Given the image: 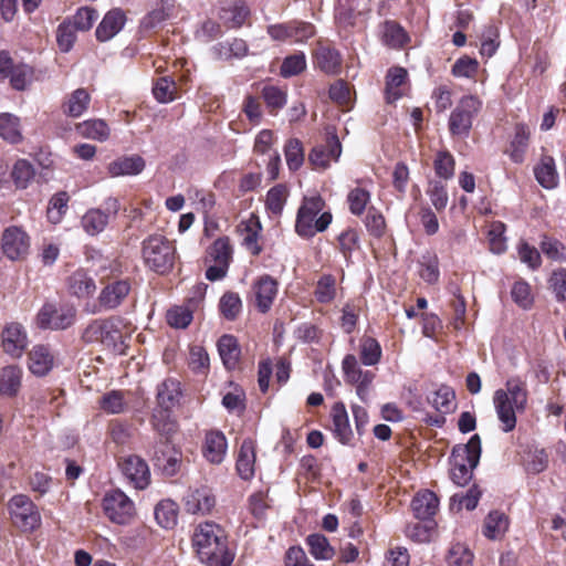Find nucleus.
I'll return each mask as SVG.
<instances>
[{"label": "nucleus", "mask_w": 566, "mask_h": 566, "mask_svg": "<svg viewBox=\"0 0 566 566\" xmlns=\"http://www.w3.org/2000/svg\"><path fill=\"white\" fill-rule=\"evenodd\" d=\"M507 399L514 405L517 411H524L527 403L526 384L520 378H510L505 384Z\"/></svg>", "instance_id": "46"}, {"label": "nucleus", "mask_w": 566, "mask_h": 566, "mask_svg": "<svg viewBox=\"0 0 566 566\" xmlns=\"http://www.w3.org/2000/svg\"><path fill=\"white\" fill-rule=\"evenodd\" d=\"M157 402L163 409H172L181 398L180 382L177 379L168 378L157 387Z\"/></svg>", "instance_id": "34"}, {"label": "nucleus", "mask_w": 566, "mask_h": 566, "mask_svg": "<svg viewBox=\"0 0 566 566\" xmlns=\"http://www.w3.org/2000/svg\"><path fill=\"white\" fill-rule=\"evenodd\" d=\"M480 457L481 439L478 434L472 436L467 444L453 448L451 479L457 485L462 486L469 483Z\"/></svg>", "instance_id": "3"}, {"label": "nucleus", "mask_w": 566, "mask_h": 566, "mask_svg": "<svg viewBox=\"0 0 566 566\" xmlns=\"http://www.w3.org/2000/svg\"><path fill=\"white\" fill-rule=\"evenodd\" d=\"M494 406L499 420L502 422V429L505 432L512 431L516 426L517 411L514 405L507 399V394L504 389H499L494 394Z\"/></svg>", "instance_id": "25"}, {"label": "nucleus", "mask_w": 566, "mask_h": 566, "mask_svg": "<svg viewBox=\"0 0 566 566\" xmlns=\"http://www.w3.org/2000/svg\"><path fill=\"white\" fill-rule=\"evenodd\" d=\"M76 132L84 138L104 142L109 137V127L102 119H90L76 125Z\"/></svg>", "instance_id": "42"}, {"label": "nucleus", "mask_w": 566, "mask_h": 566, "mask_svg": "<svg viewBox=\"0 0 566 566\" xmlns=\"http://www.w3.org/2000/svg\"><path fill=\"white\" fill-rule=\"evenodd\" d=\"M219 308L227 319H235L242 310V302L239 294L234 292L224 293L220 298Z\"/></svg>", "instance_id": "54"}, {"label": "nucleus", "mask_w": 566, "mask_h": 566, "mask_svg": "<svg viewBox=\"0 0 566 566\" xmlns=\"http://www.w3.org/2000/svg\"><path fill=\"white\" fill-rule=\"evenodd\" d=\"M331 416L334 427L333 432L336 439L343 444L350 443L354 433L345 405L342 401L335 402L332 407Z\"/></svg>", "instance_id": "23"}, {"label": "nucleus", "mask_w": 566, "mask_h": 566, "mask_svg": "<svg viewBox=\"0 0 566 566\" xmlns=\"http://www.w3.org/2000/svg\"><path fill=\"white\" fill-rule=\"evenodd\" d=\"M384 42L391 48H400L407 40L403 28L396 21H386L382 32Z\"/></svg>", "instance_id": "56"}, {"label": "nucleus", "mask_w": 566, "mask_h": 566, "mask_svg": "<svg viewBox=\"0 0 566 566\" xmlns=\"http://www.w3.org/2000/svg\"><path fill=\"white\" fill-rule=\"evenodd\" d=\"M155 518L164 528H172L177 524L178 506L171 500L159 502L155 507Z\"/></svg>", "instance_id": "47"}, {"label": "nucleus", "mask_w": 566, "mask_h": 566, "mask_svg": "<svg viewBox=\"0 0 566 566\" xmlns=\"http://www.w3.org/2000/svg\"><path fill=\"white\" fill-rule=\"evenodd\" d=\"M67 290L71 295L78 298H86L96 292L95 280L84 270H76L66 280Z\"/></svg>", "instance_id": "24"}, {"label": "nucleus", "mask_w": 566, "mask_h": 566, "mask_svg": "<svg viewBox=\"0 0 566 566\" xmlns=\"http://www.w3.org/2000/svg\"><path fill=\"white\" fill-rule=\"evenodd\" d=\"M249 14L250 10L247 3L242 0H235L224 4L220 10L219 17L228 28H239L244 23Z\"/></svg>", "instance_id": "30"}, {"label": "nucleus", "mask_w": 566, "mask_h": 566, "mask_svg": "<svg viewBox=\"0 0 566 566\" xmlns=\"http://www.w3.org/2000/svg\"><path fill=\"white\" fill-rule=\"evenodd\" d=\"M12 524L22 532H33L41 525V514L32 500L24 494H17L8 502Z\"/></svg>", "instance_id": "6"}, {"label": "nucleus", "mask_w": 566, "mask_h": 566, "mask_svg": "<svg viewBox=\"0 0 566 566\" xmlns=\"http://www.w3.org/2000/svg\"><path fill=\"white\" fill-rule=\"evenodd\" d=\"M482 108V101L474 95L462 96L452 109L448 127L452 136L468 137L474 118Z\"/></svg>", "instance_id": "5"}, {"label": "nucleus", "mask_w": 566, "mask_h": 566, "mask_svg": "<svg viewBox=\"0 0 566 566\" xmlns=\"http://www.w3.org/2000/svg\"><path fill=\"white\" fill-rule=\"evenodd\" d=\"M325 201L319 195L304 197L296 213L295 232L305 239L324 232L332 223L333 216L323 211Z\"/></svg>", "instance_id": "2"}, {"label": "nucleus", "mask_w": 566, "mask_h": 566, "mask_svg": "<svg viewBox=\"0 0 566 566\" xmlns=\"http://www.w3.org/2000/svg\"><path fill=\"white\" fill-rule=\"evenodd\" d=\"M260 230V221L254 216L239 226L242 244L253 255H259L262 251V247L259 244Z\"/></svg>", "instance_id": "29"}, {"label": "nucleus", "mask_w": 566, "mask_h": 566, "mask_svg": "<svg viewBox=\"0 0 566 566\" xmlns=\"http://www.w3.org/2000/svg\"><path fill=\"white\" fill-rule=\"evenodd\" d=\"M534 175L537 182L545 189H553L558 184V174L553 157L544 155L534 167Z\"/></svg>", "instance_id": "35"}, {"label": "nucleus", "mask_w": 566, "mask_h": 566, "mask_svg": "<svg viewBox=\"0 0 566 566\" xmlns=\"http://www.w3.org/2000/svg\"><path fill=\"white\" fill-rule=\"evenodd\" d=\"M261 95L264 99L266 108L270 114L276 115L287 102L286 92L275 85H264L261 90Z\"/></svg>", "instance_id": "45"}, {"label": "nucleus", "mask_w": 566, "mask_h": 566, "mask_svg": "<svg viewBox=\"0 0 566 566\" xmlns=\"http://www.w3.org/2000/svg\"><path fill=\"white\" fill-rule=\"evenodd\" d=\"M447 560L449 566H471L473 554L467 545L457 543L449 549Z\"/></svg>", "instance_id": "60"}, {"label": "nucleus", "mask_w": 566, "mask_h": 566, "mask_svg": "<svg viewBox=\"0 0 566 566\" xmlns=\"http://www.w3.org/2000/svg\"><path fill=\"white\" fill-rule=\"evenodd\" d=\"M232 247L228 237L218 238L208 249V255L213 263L230 265L232 260Z\"/></svg>", "instance_id": "49"}, {"label": "nucleus", "mask_w": 566, "mask_h": 566, "mask_svg": "<svg viewBox=\"0 0 566 566\" xmlns=\"http://www.w3.org/2000/svg\"><path fill=\"white\" fill-rule=\"evenodd\" d=\"M30 237L21 227H8L1 235L2 252L11 261L24 260L30 252Z\"/></svg>", "instance_id": "7"}, {"label": "nucleus", "mask_w": 566, "mask_h": 566, "mask_svg": "<svg viewBox=\"0 0 566 566\" xmlns=\"http://www.w3.org/2000/svg\"><path fill=\"white\" fill-rule=\"evenodd\" d=\"M338 249L346 261H349L353 253L359 249V234L357 230L347 228L337 237Z\"/></svg>", "instance_id": "51"}, {"label": "nucleus", "mask_w": 566, "mask_h": 566, "mask_svg": "<svg viewBox=\"0 0 566 566\" xmlns=\"http://www.w3.org/2000/svg\"><path fill=\"white\" fill-rule=\"evenodd\" d=\"M0 136L11 144L22 140L20 120L17 116L9 113L0 114Z\"/></svg>", "instance_id": "48"}, {"label": "nucleus", "mask_w": 566, "mask_h": 566, "mask_svg": "<svg viewBox=\"0 0 566 566\" xmlns=\"http://www.w3.org/2000/svg\"><path fill=\"white\" fill-rule=\"evenodd\" d=\"M252 292L255 300V306L261 313H266L272 307V304L279 292L277 281L269 274L259 276L253 285Z\"/></svg>", "instance_id": "17"}, {"label": "nucleus", "mask_w": 566, "mask_h": 566, "mask_svg": "<svg viewBox=\"0 0 566 566\" xmlns=\"http://www.w3.org/2000/svg\"><path fill=\"white\" fill-rule=\"evenodd\" d=\"M90 94L85 88L75 90L64 102L63 112L71 117L81 116L88 107Z\"/></svg>", "instance_id": "43"}, {"label": "nucleus", "mask_w": 566, "mask_h": 566, "mask_svg": "<svg viewBox=\"0 0 566 566\" xmlns=\"http://www.w3.org/2000/svg\"><path fill=\"white\" fill-rule=\"evenodd\" d=\"M153 93L158 102L168 103L176 98L177 85L169 76H163L156 81Z\"/></svg>", "instance_id": "55"}, {"label": "nucleus", "mask_w": 566, "mask_h": 566, "mask_svg": "<svg viewBox=\"0 0 566 566\" xmlns=\"http://www.w3.org/2000/svg\"><path fill=\"white\" fill-rule=\"evenodd\" d=\"M381 358V347L373 337H364L360 340V360L366 366L376 365Z\"/></svg>", "instance_id": "53"}, {"label": "nucleus", "mask_w": 566, "mask_h": 566, "mask_svg": "<svg viewBox=\"0 0 566 566\" xmlns=\"http://www.w3.org/2000/svg\"><path fill=\"white\" fill-rule=\"evenodd\" d=\"M454 391L448 386H441L430 396L428 402L440 413H450L454 410Z\"/></svg>", "instance_id": "44"}, {"label": "nucleus", "mask_w": 566, "mask_h": 566, "mask_svg": "<svg viewBox=\"0 0 566 566\" xmlns=\"http://www.w3.org/2000/svg\"><path fill=\"white\" fill-rule=\"evenodd\" d=\"M255 443L252 439L243 440L237 459V471L244 480L254 475Z\"/></svg>", "instance_id": "32"}, {"label": "nucleus", "mask_w": 566, "mask_h": 566, "mask_svg": "<svg viewBox=\"0 0 566 566\" xmlns=\"http://www.w3.org/2000/svg\"><path fill=\"white\" fill-rule=\"evenodd\" d=\"M513 301L522 308L527 310L533 305V295L530 284L524 280L516 281L511 289Z\"/></svg>", "instance_id": "61"}, {"label": "nucleus", "mask_w": 566, "mask_h": 566, "mask_svg": "<svg viewBox=\"0 0 566 566\" xmlns=\"http://www.w3.org/2000/svg\"><path fill=\"white\" fill-rule=\"evenodd\" d=\"M286 164L291 170H297L304 163L303 144L297 138H290L284 147Z\"/></svg>", "instance_id": "52"}, {"label": "nucleus", "mask_w": 566, "mask_h": 566, "mask_svg": "<svg viewBox=\"0 0 566 566\" xmlns=\"http://www.w3.org/2000/svg\"><path fill=\"white\" fill-rule=\"evenodd\" d=\"M206 290V284L196 285L187 306H175L167 312L168 324L175 328H186L192 321V311L202 302Z\"/></svg>", "instance_id": "15"}, {"label": "nucleus", "mask_w": 566, "mask_h": 566, "mask_svg": "<svg viewBox=\"0 0 566 566\" xmlns=\"http://www.w3.org/2000/svg\"><path fill=\"white\" fill-rule=\"evenodd\" d=\"M119 325L120 319L117 317L94 319L84 329L82 338L85 343L114 345L120 337Z\"/></svg>", "instance_id": "8"}, {"label": "nucleus", "mask_w": 566, "mask_h": 566, "mask_svg": "<svg viewBox=\"0 0 566 566\" xmlns=\"http://www.w3.org/2000/svg\"><path fill=\"white\" fill-rule=\"evenodd\" d=\"M53 365V356L44 345H36L29 354V368L32 374L44 376Z\"/></svg>", "instance_id": "36"}, {"label": "nucleus", "mask_w": 566, "mask_h": 566, "mask_svg": "<svg viewBox=\"0 0 566 566\" xmlns=\"http://www.w3.org/2000/svg\"><path fill=\"white\" fill-rule=\"evenodd\" d=\"M185 510L190 514H208L216 505V497L208 486L189 489L185 499Z\"/></svg>", "instance_id": "19"}, {"label": "nucleus", "mask_w": 566, "mask_h": 566, "mask_svg": "<svg viewBox=\"0 0 566 566\" xmlns=\"http://www.w3.org/2000/svg\"><path fill=\"white\" fill-rule=\"evenodd\" d=\"M22 370L20 367L9 365L0 370V395L15 396L21 386Z\"/></svg>", "instance_id": "37"}, {"label": "nucleus", "mask_w": 566, "mask_h": 566, "mask_svg": "<svg viewBox=\"0 0 566 566\" xmlns=\"http://www.w3.org/2000/svg\"><path fill=\"white\" fill-rule=\"evenodd\" d=\"M143 259L150 270L165 274L175 264L176 248L164 235L153 234L143 242Z\"/></svg>", "instance_id": "4"}, {"label": "nucleus", "mask_w": 566, "mask_h": 566, "mask_svg": "<svg viewBox=\"0 0 566 566\" xmlns=\"http://www.w3.org/2000/svg\"><path fill=\"white\" fill-rule=\"evenodd\" d=\"M75 319V310L72 307H56L53 304H45L36 315V324L43 329H65Z\"/></svg>", "instance_id": "12"}, {"label": "nucleus", "mask_w": 566, "mask_h": 566, "mask_svg": "<svg viewBox=\"0 0 566 566\" xmlns=\"http://www.w3.org/2000/svg\"><path fill=\"white\" fill-rule=\"evenodd\" d=\"M315 64L324 73L335 75L338 74L342 67L340 53L329 46L321 45L315 52Z\"/></svg>", "instance_id": "31"}, {"label": "nucleus", "mask_w": 566, "mask_h": 566, "mask_svg": "<svg viewBox=\"0 0 566 566\" xmlns=\"http://www.w3.org/2000/svg\"><path fill=\"white\" fill-rule=\"evenodd\" d=\"M170 409H156L151 415L153 429L160 436V440L169 441V438L176 432L177 424L169 413Z\"/></svg>", "instance_id": "38"}, {"label": "nucleus", "mask_w": 566, "mask_h": 566, "mask_svg": "<svg viewBox=\"0 0 566 566\" xmlns=\"http://www.w3.org/2000/svg\"><path fill=\"white\" fill-rule=\"evenodd\" d=\"M145 168V160L138 156H123L119 157L107 166V171L111 177L132 176L140 174Z\"/></svg>", "instance_id": "26"}, {"label": "nucleus", "mask_w": 566, "mask_h": 566, "mask_svg": "<svg viewBox=\"0 0 566 566\" xmlns=\"http://www.w3.org/2000/svg\"><path fill=\"white\" fill-rule=\"evenodd\" d=\"M408 73L403 67H392L386 76V102L389 104L398 101L406 91V81Z\"/></svg>", "instance_id": "27"}, {"label": "nucleus", "mask_w": 566, "mask_h": 566, "mask_svg": "<svg viewBox=\"0 0 566 566\" xmlns=\"http://www.w3.org/2000/svg\"><path fill=\"white\" fill-rule=\"evenodd\" d=\"M125 22L126 17L122 9L109 10L96 28V39L99 42L113 39L124 28Z\"/></svg>", "instance_id": "22"}, {"label": "nucleus", "mask_w": 566, "mask_h": 566, "mask_svg": "<svg viewBox=\"0 0 566 566\" xmlns=\"http://www.w3.org/2000/svg\"><path fill=\"white\" fill-rule=\"evenodd\" d=\"M227 450V438L221 431L211 430L206 433L202 452L210 463L220 464L226 458Z\"/></svg>", "instance_id": "21"}, {"label": "nucleus", "mask_w": 566, "mask_h": 566, "mask_svg": "<svg viewBox=\"0 0 566 566\" xmlns=\"http://www.w3.org/2000/svg\"><path fill=\"white\" fill-rule=\"evenodd\" d=\"M33 176L34 169L29 161L21 159L14 164L11 177L18 188H27Z\"/></svg>", "instance_id": "64"}, {"label": "nucleus", "mask_w": 566, "mask_h": 566, "mask_svg": "<svg viewBox=\"0 0 566 566\" xmlns=\"http://www.w3.org/2000/svg\"><path fill=\"white\" fill-rule=\"evenodd\" d=\"M433 165L434 171L437 176H439L440 178L448 180L453 177L455 161L453 156L449 151H439L437 154Z\"/></svg>", "instance_id": "62"}, {"label": "nucleus", "mask_w": 566, "mask_h": 566, "mask_svg": "<svg viewBox=\"0 0 566 566\" xmlns=\"http://www.w3.org/2000/svg\"><path fill=\"white\" fill-rule=\"evenodd\" d=\"M130 292L132 282L129 279L111 280L99 292L98 305L105 311H113L124 304Z\"/></svg>", "instance_id": "13"}, {"label": "nucleus", "mask_w": 566, "mask_h": 566, "mask_svg": "<svg viewBox=\"0 0 566 566\" xmlns=\"http://www.w3.org/2000/svg\"><path fill=\"white\" fill-rule=\"evenodd\" d=\"M438 506L439 500L437 495L429 490L417 493L411 502L415 516L421 521L433 516L438 511Z\"/></svg>", "instance_id": "28"}, {"label": "nucleus", "mask_w": 566, "mask_h": 566, "mask_svg": "<svg viewBox=\"0 0 566 566\" xmlns=\"http://www.w3.org/2000/svg\"><path fill=\"white\" fill-rule=\"evenodd\" d=\"M427 195L437 211H443L448 205L449 197L444 185L441 181H430L427 188Z\"/></svg>", "instance_id": "63"}, {"label": "nucleus", "mask_w": 566, "mask_h": 566, "mask_svg": "<svg viewBox=\"0 0 566 566\" xmlns=\"http://www.w3.org/2000/svg\"><path fill=\"white\" fill-rule=\"evenodd\" d=\"M103 207V210L90 209L82 217L81 223L86 233L95 235L102 232L106 228L109 219L115 217L120 209L119 201L116 198H107Z\"/></svg>", "instance_id": "11"}, {"label": "nucleus", "mask_w": 566, "mask_h": 566, "mask_svg": "<svg viewBox=\"0 0 566 566\" xmlns=\"http://www.w3.org/2000/svg\"><path fill=\"white\" fill-rule=\"evenodd\" d=\"M530 128L527 125L518 123L514 128V136L511 140L507 154L512 161L522 164L524 161L525 153L528 147Z\"/></svg>", "instance_id": "33"}, {"label": "nucleus", "mask_w": 566, "mask_h": 566, "mask_svg": "<svg viewBox=\"0 0 566 566\" xmlns=\"http://www.w3.org/2000/svg\"><path fill=\"white\" fill-rule=\"evenodd\" d=\"M76 31H78L71 20H64L56 29V42L62 52H69L76 40Z\"/></svg>", "instance_id": "58"}, {"label": "nucleus", "mask_w": 566, "mask_h": 566, "mask_svg": "<svg viewBox=\"0 0 566 566\" xmlns=\"http://www.w3.org/2000/svg\"><path fill=\"white\" fill-rule=\"evenodd\" d=\"M118 467L125 478L139 490L150 483V471L147 462L138 455L129 454L119 460Z\"/></svg>", "instance_id": "14"}, {"label": "nucleus", "mask_w": 566, "mask_h": 566, "mask_svg": "<svg viewBox=\"0 0 566 566\" xmlns=\"http://www.w3.org/2000/svg\"><path fill=\"white\" fill-rule=\"evenodd\" d=\"M315 297L319 303H331L336 296V280L331 274L323 275L316 285Z\"/></svg>", "instance_id": "59"}, {"label": "nucleus", "mask_w": 566, "mask_h": 566, "mask_svg": "<svg viewBox=\"0 0 566 566\" xmlns=\"http://www.w3.org/2000/svg\"><path fill=\"white\" fill-rule=\"evenodd\" d=\"M153 461L164 474L172 476L180 469L181 453L169 441L159 440L154 446Z\"/></svg>", "instance_id": "16"}, {"label": "nucleus", "mask_w": 566, "mask_h": 566, "mask_svg": "<svg viewBox=\"0 0 566 566\" xmlns=\"http://www.w3.org/2000/svg\"><path fill=\"white\" fill-rule=\"evenodd\" d=\"M218 350L227 369H233L237 367L241 352L234 336H221L218 342Z\"/></svg>", "instance_id": "40"}, {"label": "nucleus", "mask_w": 566, "mask_h": 566, "mask_svg": "<svg viewBox=\"0 0 566 566\" xmlns=\"http://www.w3.org/2000/svg\"><path fill=\"white\" fill-rule=\"evenodd\" d=\"M342 154V145L336 135H329L324 145L315 146L308 160L315 169H326L332 160H337Z\"/></svg>", "instance_id": "18"}, {"label": "nucleus", "mask_w": 566, "mask_h": 566, "mask_svg": "<svg viewBox=\"0 0 566 566\" xmlns=\"http://www.w3.org/2000/svg\"><path fill=\"white\" fill-rule=\"evenodd\" d=\"M269 35L275 41L291 40L294 43H304L315 34V28L310 22L290 21L268 27Z\"/></svg>", "instance_id": "10"}, {"label": "nucleus", "mask_w": 566, "mask_h": 566, "mask_svg": "<svg viewBox=\"0 0 566 566\" xmlns=\"http://www.w3.org/2000/svg\"><path fill=\"white\" fill-rule=\"evenodd\" d=\"M99 406L102 410L111 415L124 412L127 408L125 394L120 390H111L102 396Z\"/></svg>", "instance_id": "50"}, {"label": "nucleus", "mask_w": 566, "mask_h": 566, "mask_svg": "<svg viewBox=\"0 0 566 566\" xmlns=\"http://www.w3.org/2000/svg\"><path fill=\"white\" fill-rule=\"evenodd\" d=\"M509 528L507 516L500 511H492L484 520L483 535L490 539H499Z\"/></svg>", "instance_id": "41"}, {"label": "nucleus", "mask_w": 566, "mask_h": 566, "mask_svg": "<svg viewBox=\"0 0 566 566\" xmlns=\"http://www.w3.org/2000/svg\"><path fill=\"white\" fill-rule=\"evenodd\" d=\"M310 554L316 560H328L335 555V548L329 544L327 537L319 533L310 534L305 538Z\"/></svg>", "instance_id": "39"}, {"label": "nucleus", "mask_w": 566, "mask_h": 566, "mask_svg": "<svg viewBox=\"0 0 566 566\" xmlns=\"http://www.w3.org/2000/svg\"><path fill=\"white\" fill-rule=\"evenodd\" d=\"M3 350L12 357H20L27 347V334L19 323H10L2 331Z\"/></svg>", "instance_id": "20"}, {"label": "nucleus", "mask_w": 566, "mask_h": 566, "mask_svg": "<svg viewBox=\"0 0 566 566\" xmlns=\"http://www.w3.org/2000/svg\"><path fill=\"white\" fill-rule=\"evenodd\" d=\"M306 69V57L303 52L286 56L280 67V74L283 77L298 75Z\"/></svg>", "instance_id": "57"}, {"label": "nucleus", "mask_w": 566, "mask_h": 566, "mask_svg": "<svg viewBox=\"0 0 566 566\" xmlns=\"http://www.w3.org/2000/svg\"><path fill=\"white\" fill-rule=\"evenodd\" d=\"M192 546L207 566H231L233 562L226 531L213 522L200 523L195 528Z\"/></svg>", "instance_id": "1"}, {"label": "nucleus", "mask_w": 566, "mask_h": 566, "mask_svg": "<svg viewBox=\"0 0 566 566\" xmlns=\"http://www.w3.org/2000/svg\"><path fill=\"white\" fill-rule=\"evenodd\" d=\"M103 510L106 516L117 524L128 523L135 513L133 501L119 490L106 493L103 499Z\"/></svg>", "instance_id": "9"}]
</instances>
